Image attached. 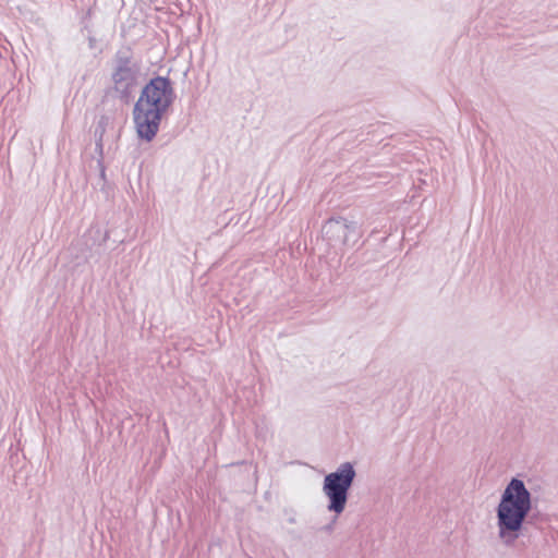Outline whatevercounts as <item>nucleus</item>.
Here are the masks:
<instances>
[{
  "label": "nucleus",
  "mask_w": 558,
  "mask_h": 558,
  "mask_svg": "<svg viewBox=\"0 0 558 558\" xmlns=\"http://www.w3.org/2000/svg\"><path fill=\"white\" fill-rule=\"evenodd\" d=\"M532 509V496L524 482L512 478L501 494L496 509L498 537L507 546L519 537L524 521Z\"/></svg>",
  "instance_id": "obj_2"
},
{
  "label": "nucleus",
  "mask_w": 558,
  "mask_h": 558,
  "mask_svg": "<svg viewBox=\"0 0 558 558\" xmlns=\"http://www.w3.org/2000/svg\"><path fill=\"white\" fill-rule=\"evenodd\" d=\"M174 99V89L167 77H154L145 85L133 110L135 128L141 138L150 142L156 136L161 118Z\"/></svg>",
  "instance_id": "obj_1"
},
{
  "label": "nucleus",
  "mask_w": 558,
  "mask_h": 558,
  "mask_svg": "<svg viewBox=\"0 0 558 558\" xmlns=\"http://www.w3.org/2000/svg\"><path fill=\"white\" fill-rule=\"evenodd\" d=\"M323 235L331 245H354L359 238L360 231L354 222H349L343 218L329 219L323 226Z\"/></svg>",
  "instance_id": "obj_5"
},
{
  "label": "nucleus",
  "mask_w": 558,
  "mask_h": 558,
  "mask_svg": "<svg viewBox=\"0 0 558 558\" xmlns=\"http://www.w3.org/2000/svg\"><path fill=\"white\" fill-rule=\"evenodd\" d=\"M108 123H109V118L102 116L99 119L96 131H95L96 135H98L96 146L100 154H102V135L106 131V126L108 125Z\"/></svg>",
  "instance_id": "obj_6"
},
{
  "label": "nucleus",
  "mask_w": 558,
  "mask_h": 558,
  "mask_svg": "<svg viewBox=\"0 0 558 558\" xmlns=\"http://www.w3.org/2000/svg\"><path fill=\"white\" fill-rule=\"evenodd\" d=\"M138 75L140 68L135 62L128 56H117L112 81L113 87L116 92L120 94L121 98H129L137 85Z\"/></svg>",
  "instance_id": "obj_4"
},
{
  "label": "nucleus",
  "mask_w": 558,
  "mask_h": 558,
  "mask_svg": "<svg viewBox=\"0 0 558 558\" xmlns=\"http://www.w3.org/2000/svg\"><path fill=\"white\" fill-rule=\"evenodd\" d=\"M356 472L350 462L341 463L335 472L327 474L323 482V493L328 499L327 509L341 514L348 504L349 490Z\"/></svg>",
  "instance_id": "obj_3"
}]
</instances>
